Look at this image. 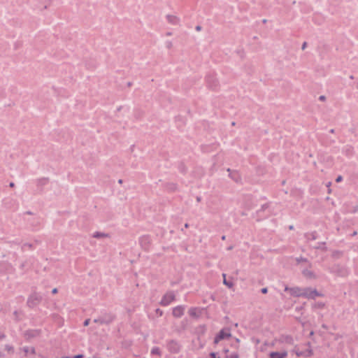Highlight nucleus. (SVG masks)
I'll return each mask as SVG.
<instances>
[{"mask_svg":"<svg viewBox=\"0 0 358 358\" xmlns=\"http://www.w3.org/2000/svg\"><path fill=\"white\" fill-rule=\"evenodd\" d=\"M42 296L41 294L34 292L28 296L27 300V306L29 308H34L40 304Z\"/></svg>","mask_w":358,"mask_h":358,"instance_id":"nucleus-1","label":"nucleus"},{"mask_svg":"<svg viewBox=\"0 0 358 358\" xmlns=\"http://www.w3.org/2000/svg\"><path fill=\"white\" fill-rule=\"evenodd\" d=\"M323 294L320 293L315 289L311 287L302 288V296L308 299H315L317 296H322Z\"/></svg>","mask_w":358,"mask_h":358,"instance_id":"nucleus-2","label":"nucleus"},{"mask_svg":"<svg viewBox=\"0 0 358 358\" xmlns=\"http://www.w3.org/2000/svg\"><path fill=\"white\" fill-rule=\"evenodd\" d=\"M41 334V330L40 329H29L26 330V331L24 333V337L27 341H29L31 339L37 338Z\"/></svg>","mask_w":358,"mask_h":358,"instance_id":"nucleus-3","label":"nucleus"},{"mask_svg":"<svg viewBox=\"0 0 358 358\" xmlns=\"http://www.w3.org/2000/svg\"><path fill=\"white\" fill-rule=\"evenodd\" d=\"M175 299V294L173 292H169L166 294L161 301V304L163 306H167L171 301Z\"/></svg>","mask_w":358,"mask_h":358,"instance_id":"nucleus-4","label":"nucleus"},{"mask_svg":"<svg viewBox=\"0 0 358 358\" xmlns=\"http://www.w3.org/2000/svg\"><path fill=\"white\" fill-rule=\"evenodd\" d=\"M203 311V308H192L189 310V314L192 317L197 319L201 316Z\"/></svg>","mask_w":358,"mask_h":358,"instance_id":"nucleus-5","label":"nucleus"},{"mask_svg":"<svg viewBox=\"0 0 358 358\" xmlns=\"http://www.w3.org/2000/svg\"><path fill=\"white\" fill-rule=\"evenodd\" d=\"M285 290L289 291L293 296H295V297L302 296V288L297 287L289 288V287H286Z\"/></svg>","mask_w":358,"mask_h":358,"instance_id":"nucleus-6","label":"nucleus"},{"mask_svg":"<svg viewBox=\"0 0 358 358\" xmlns=\"http://www.w3.org/2000/svg\"><path fill=\"white\" fill-rule=\"evenodd\" d=\"M36 355V349L33 345L24 347V356L28 357L29 355L34 356Z\"/></svg>","mask_w":358,"mask_h":358,"instance_id":"nucleus-7","label":"nucleus"},{"mask_svg":"<svg viewBox=\"0 0 358 358\" xmlns=\"http://www.w3.org/2000/svg\"><path fill=\"white\" fill-rule=\"evenodd\" d=\"M184 308L182 306H177L173 309V315L176 317H180L183 315Z\"/></svg>","mask_w":358,"mask_h":358,"instance_id":"nucleus-8","label":"nucleus"},{"mask_svg":"<svg viewBox=\"0 0 358 358\" xmlns=\"http://www.w3.org/2000/svg\"><path fill=\"white\" fill-rule=\"evenodd\" d=\"M287 352H273L270 354L271 358H284L287 356Z\"/></svg>","mask_w":358,"mask_h":358,"instance_id":"nucleus-9","label":"nucleus"},{"mask_svg":"<svg viewBox=\"0 0 358 358\" xmlns=\"http://www.w3.org/2000/svg\"><path fill=\"white\" fill-rule=\"evenodd\" d=\"M231 336V334H230V332H226L225 329L221 330L218 334V338H221V340L230 338Z\"/></svg>","mask_w":358,"mask_h":358,"instance_id":"nucleus-10","label":"nucleus"},{"mask_svg":"<svg viewBox=\"0 0 358 358\" xmlns=\"http://www.w3.org/2000/svg\"><path fill=\"white\" fill-rule=\"evenodd\" d=\"M166 20L169 23L172 24H176L177 23V22L178 21V17L176 15H168L166 16Z\"/></svg>","mask_w":358,"mask_h":358,"instance_id":"nucleus-11","label":"nucleus"},{"mask_svg":"<svg viewBox=\"0 0 358 358\" xmlns=\"http://www.w3.org/2000/svg\"><path fill=\"white\" fill-rule=\"evenodd\" d=\"M296 354L298 357H300V356L309 357L313 355V351H312V350L309 349V350H306V352L296 351Z\"/></svg>","mask_w":358,"mask_h":358,"instance_id":"nucleus-12","label":"nucleus"},{"mask_svg":"<svg viewBox=\"0 0 358 358\" xmlns=\"http://www.w3.org/2000/svg\"><path fill=\"white\" fill-rule=\"evenodd\" d=\"M303 274L304 275V276H306V278H315V275L313 273V272H312L311 271H309L308 269L303 270Z\"/></svg>","mask_w":358,"mask_h":358,"instance_id":"nucleus-13","label":"nucleus"},{"mask_svg":"<svg viewBox=\"0 0 358 358\" xmlns=\"http://www.w3.org/2000/svg\"><path fill=\"white\" fill-rule=\"evenodd\" d=\"M325 307V303L322 301H318L314 303L313 308L315 309H322Z\"/></svg>","mask_w":358,"mask_h":358,"instance_id":"nucleus-14","label":"nucleus"},{"mask_svg":"<svg viewBox=\"0 0 358 358\" xmlns=\"http://www.w3.org/2000/svg\"><path fill=\"white\" fill-rule=\"evenodd\" d=\"M222 277H223V283H224V285H225L226 286H227L229 288L233 287L234 283L231 282H229V281H227L226 280V274L225 273L222 274Z\"/></svg>","mask_w":358,"mask_h":358,"instance_id":"nucleus-15","label":"nucleus"},{"mask_svg":"<svg viewBox=\"0 0 358 358\" xmlns=\"http://www.w3.org/2000/svg\"><path fill=\"white\" fill-rule=\"evenodd\" d=\"M295 260H296L297 264H300L305 263V262H308L307 259L303 258L302 257H296Z\"/></svg>","mask_w":358,"mask_h":358,"instance_id":"nucleus-16","label":"nucleus"},{"mask_svg":"<svg viewBox=\"0 0 358 358\" xmlns=\"http://www.w3.org/2000/svg\"><path fill=\"white\" fill-rule=\"evenodd\" d=\"M343 255V252L339 250H335L332 252V257L334 258H339Z\"/></svg>","mask_w":358,"mask_h":358,"instance_id":"nucleus-17","label":"nucleus"},{"mask_svg":"<svg viewBox=\"0 0 358 358\" xmlns=\"http://www.w3.org/2000/svg\"><path fill=\"white\" fill-rule=\"evenodd\" d=\"M151 354L161 356V350H159V348H153L151 350Z\"/></svg>","mask_w":358,"mask_h":358,"instance_id":"nucleus-18","label":"nucleus"},{"mask_svg":"<svg viewBox=\"0 0 358 358\" xmlns=\"http://www.w3.org/2000/svg\"><path fill=\"white\" fill-rule=\"evenodd\" d=\"M107 236L106 234H103V233H100V232H96L94 235H93V237L94 238H102V237H106Z\"/></svg>","mask_w":358,"mask_h":358,"instance_id":"nucleus-19","label":"nucleus"},{"mask_svg":"<svg viewBox=\"0 0 358 358\" xmlns=\"http://www.w3.org/2000/svg\"><path fill=\"white\" fill-rule=\"evenodd\" d=\"M112 320H110L108 321H104L102 319H95L94 320V322H98V323H101V324H103V323H106V324H108Z\"/></svg>","mask_w":358,"mask_h":358,"instance_id":"nucleus-20","label":"nucleus"},{"mask_svg":"<svg viewBox=\"0 0 358 358\" xmlns=\"http://www.w3.org/2000/svg\"><path fill=\"white\" fill-rule=\"evenodd\" d=\"M221 341V338H218V335L215 338L214 343L217 344L219 343V341Z\"/></svg>","mask_w":358,"mask_h":358,"instance_id":"nucleus-21","label":"nucleus"},{"mask_svg":"<svg viewBox=\"0 0 358 358\" xmlns=\"http://www.w3.org/2000/svg\"><path fill=\"white\" fill-rule=\"evenodd\" d=\"M230 358H239L237 354H233L230 355Z\"/></svg>","mask_w":358,"mask_h":358,"instance_id":"nucleus-22","label":"nucleus"},{"mask_svg":"<svg viewBox=\"0 0 358 358\" xmlns=\"http://www.w3.org/2000/svg\"><path fill=\"white\" fill-rule=\"evenodd\" d=\"M319 99H320V101H325L326 97H325V96L322 95V96H320L319 97Z\"/></svg>","mask_w":358,"mask_h":358,"instance_id":"nucleus-23","label":"nucleus"},{"mask_svg":"<svg viewBox=\"0 0 358 358\" xmlns=\"http://www.w3.org/2000/svg\"><path fill=\"white\" fill-rule=\"evenodd\" d=\"M156 313H157V314H159L160 316H161V315H162V313H163L162 310H159V309H157V310H156Z\"/></svg>","mask_w":358,"mask_h":358,"instance_id":"nucleus-24","label":"nucleus"},{"mask_svg":"<svg viewBox=\"0 0 358 358\" xmlns=\"http://www.w3.org/2000/svg\"><path fill=\"white\" fill-rule=\"evenodd\" d=\"M341 180H342V176H338L337 178L336 179V181L337 182H341Z\"/></svg>","mask_w":358,"mask_h":358,"instance_id":"nucleus-25","label":"nucleus"},{"mask_svg":"<svg viewBox=\"0 0 358 358\" xmlns=\"http://www.w3.org/2000/svg\"><path fill=\"white\" fill-rule=\"evenodd\" d=\"M261 291L263 294H266L268 292V289H267V288L265 287V288H262Z\"/></svg>","mask_w":358,"mask_h":358,"instance_id":"nucleus-26","label":"nucleus"},{"mask_svg":"<svg viewBox=\"0 0 358 358\" xmlns=\"http://www.w3.org/2000/svg\"><path fill=\"white\" fill-rule=\"evenodd\" d=\"M210 356L212 358H217V357H216V354H215V352H211V353L210 354Z\"/></svg>","mask_w":358,"mask_h":358,"instance_id":"nucleus-27","label":"nucleus"},{"mask_svg":"<svg viewBox=\"0 0 358 358\" xmlns=\"http://www.w3.org/2000/svg\"><path fill=\"white\" fill-rule=\"evenodd\" d=\"M90 323V319H87L86 320L85 322H84V326H87Z\"/></svg>","mask_w":358,"mask_h":358,"instance_id":"nucleus-28","label":"nucleus"},{"mask_svg":"<svg viewBox=\"0 0 358 358\" xmlns=\"http://www.w3.org/2000/svg\"><path fill=\"white\" fill-rule=\"evenodd\" d=\"M310 236H311V239H313V240H315L316 238L315 234H311Z\"/></svg>","mask_w":358,"mask_h":358,"instance_id":"nucleus-29","label":"nucleus"},{"mask_svg":"<svg viewBox=\"0 0 358 358\" xmlns=\"http://www.w3.org/2000/svg\"><path fill=\"white\" fill-rule=\"evenodd\" d=\"M52 294H57V288H54V289L52 290Z\"/></svg>","mask_w":358,"mask_h":358,"instance_id":"nucleus-30","label":"nucleus"},{"mask_svg":"<svg viewBox=\"0 0 358 358\" xmlns=\"http://www.w3.org/2000/svg\"><path fill=\"white\" fill-rule=\"evenodd\" d=\"M83 355H76L75 357H73V358H83Z\"/></svg>","mask_w":358,"mask_h":358,"instance_id":"nucleus-31","label":"nucleus"},{"mask_svg":"<svg viewBox=\"0 0 358 358\" xmlns=\"http://www.w3.org/2000/svg\"><path fill=\"white\" fill-rule=\"evenodd\" d=\"M306 47V43H303V44L302 45V50H304Z\"/></svg>","mask_w":358,"mask_h":358,"instance_id":"nucleus-32","label":"nucleus"},{"mask_svg":"<svg viewBox=\"0 0 358 358\" xmlns=\"http://www.w3.org/2000/svg\"><path fill=\"white\" fill-rule=\"evenodd\" d=\"M201 29V27L200 26H196V31H200Z\"/></svg>","mask_w":358,"mask_h":358,"instance_id":"nucleus-33","label":"nucleus"},{"mask_svg":"<svg viewBox=\"0 0 358 358\" xmlns=\"http://www.w3.org/2000/svg\"><path fill=\"white\" fill-rule=\"evenodd\" d=\"M313 335H314V331H310V336H313Z\"/></svg>","mask_w":358,"mask_h":358,"instance_id":"nucleus-34","label":"nucleus"},{"mask_svg":"<svg viewBox=\"0 0 358 358\" xmlns=\"http://www.w3.org/2000/svg\"><path fill=\"white\" fill-rule=\"evenodd\" d=\"M10 186L11 187H14V183H13V182H10Z\"/></svg>","mask_w":358,"mask_h":358,"instance_id":"nucleus-35","label":"nucleus"},{"mask_svg":"<svg viewBox=\"0 0 358 358\" xmlns=\"http://www.w3.org/2000/svg\"><path fill=\"white\" fill-rule=\"evenodd\" d=\"M171 46H172L171 43H169V45H168V48H170Z\"/></svg>","mask_w":358,"mask_h":358,"instance_id":"nucleus-36","label":"nucleus"},{"mask_svg":"<svg viewBox=\"0 0 358 358\" xmlns=\"http://www.w3.org/2000/svg\"><path fill=\"white\" fill-rule=\"evenodd\" d=\"M357 231H354V232H353V234H352V236H356V235H357Z\"/></svg>","mask_w":358,"mask_h":358,"instance_id":"nucleus-37","label":"nucleus"},{"mask_svg":"<svg viewBox=\"0 0 358 358\" xmlns=\"http://www.w3.org/2000/svg\"><path fill=\"white\" fill-rule=\"evenodd\" d=\"M171 34H171V32H168V33H166V35H167V36H171Z\"/></svg>","mask_w":358,"mask_h":358,"instance_id":"nucleus-38","label":"nucleus"},{"mask_svg":"<svg viewBox=\"0 0 358 358\" xmlns=\"http://www.w3.org/2000/svg\"><path fill=\"white\" fill-rule=\"evenodd\" d=\"M185 228L189 227V224H185Z\"/></svg>","mask_w":358,"mask_h":358,"instance_id":"nucleus-39","label":"nucleus"},{"mask_svg":"<svg viewBox=\"0 0 358 358\" xmlns=\"http://www.w3.org/2000/svg\"><path fill=\"white\" fill-rule=\"evenodd\" d=\"M331 182H329L328 183V185H327V187H330V185H331Z\"/></svg>","mask_w":358,"mask_h":358,"instance_id":"nucleus-40","label":"nucleus"},{"mask_svg":"<svg viewBox=\"0 0 358 358\" xmlns=\"http://www.w3.org/2000/svg\"><path fill=\"white\" fill-rule=\"evenodd\" d=\"M222 240H223V241H224V240H225V236H223L222 237Z\"/></svg>","mask_w":358,"mask_h":358,"instance_id":"nucleus-41","label":"nucleus"},{"mask_svg":"<svg viewBox=\"0 0 358 358\" xmlns=\"http://www.w3.org/2000/svg\"><path fill=\"white\" fill-rule=\"evenodd\" d=\"M331 189H329V190H328V193H329V194H330V193H331Z\"/></svg>","mask_w":358,"mask_h":358,"instance_id":"nucleus-42","label":"nucleus"},{"mask_svg":"<svg viewBox=\"0 0 358 358\" xmlns=\"http://www.w3.org/2000/svg\"><path fill=\"white\" fill-rule=\"evenodd\" d=\"M293 229V226H290L289 229Z\"/></svg>","mask_w":358,"mask_h":358,"instance_id":"nucleus-43","label":"nucleus"},{"mask_svg":"<svg viewBox=\"0 0 358 358\" xmlns=\"http://www.w3.org/2000/svg\"><path fill=\"white\" fill-rule=\"evenodd\" d=\"M122 180H119V183H122Z\"/></svg>","mask_w":358,"mask_h":358,"instance_id":"nucleus-44","label":"nucleus"},{"mask_svg":"<svg viewBox=\"0 0 358 358\" xmlns=\"http://www.w3.org/2000/svg\"><path fill=\"white\" fill-rule=\"evenodd\" d=\"M26 245L31 247V245L30 244H26Z\"/></svg>","mask_w":358,"mask_h":358,"instance_id":"nucleus-45","label":"nucleus"},{"mask_svg":"<svg viewBox=\"0 0 358 358\" xmlns=\"http://www.w3.org/2000/svg\"><path fill=\"white\" fill-rule=\"evenodd\" d=\"M224 352L227 353V352H229V350H225Z\"/></svg>","mask_w":358,"mask_h":358,"instance_id":"nucleus-46","label":"nucleus"},{"mask_svg":"<svg viewBox=\"0 0 358 358\" xmlns=\"http://www.w3.org/2000/svg\"><path fill=\"white\" fill-rule=\"evenodd\" d=\"M217 358H220V357H217Z\"/></svg>","mask_w":358,"mask_h":358,"instance_id":"nucleus-47","label":"nucleus"}]
</instances>
